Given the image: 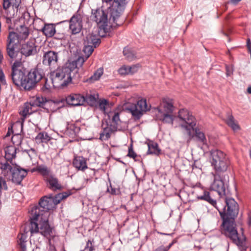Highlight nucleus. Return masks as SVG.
<instances>
[{
  "instance_id": "1",
  "label": "nucleus",
  "mask_w": 251,
  "mask_h": 251,
  "mask_svg": "<svg viewBox=\"0 0 251 251\" xmlns=\"http://www.w3.org/2000/svg\"><path fill=\"white\" fill-rule=\"evenodd\" d=\"M223 199L225 205L221 206L218 205L216 206V208L218 210L223 221L222 226L223 234L237 246L242 247L246 238L244 237L243 240L239 237L235 222V219L239 213V205L234 199L228 196Z\"/></svg>"
},
{
  "instance_id": "2",
  "label": "nucleus",
  "mask_w": 251,
  "mask_h": 251,
  "mask_svg": "<svg viewBox=\"0 0 251 251\" xmlns=\"http://www.w3.org/2000/svg\"><path fill=\"white\" fill-rule=\"evenodd\" d=\"M11 77L15 85L21 86L25 90L29 91L35 88L42 78V70L37 68H33L26 75L21 70H12Z\"/></svg>"
},
{
  "instance_id": "3",
  "label": "nucleus",
  "mask_w": 251,
  "mask_h": 251,
  "mask_svg": "<svg viewBox=\"0 0 251 251\" xmlns=\"http://www.w3.org/2000/svg\"><path fill=\"white\" fill-rule=\"evenodd\" d=\"M49 216L47 213L44 215H37V217L35 215L30 214L29 230L31 234L39 233L49 239L50 243V238H53L55 235L54 227L49 224Z\"/></svg>"
},
{
  "instance_id": "4",
  "label": "nucleus",
  "mask_w": 251,
  "mask_h": 251,
  "mask_svg": "<svg viewBox=\"0 0 251 251\" xmlns=\"http://www.w3.org/2000/svg\"><path fill=\"white\" fill-rule=\"evenodd\" d=\"M211 166L215 170V174L219 176L226 172L230 162L228 157L223 151L219 150L210 151Z\"/></svg>"
},
{
  "instance_id": "5",
  "label": "nucleus",
  "mask_w": 251,
  "mask_h": 251,
  "mask_svg": "<svg viewBox=\"0 0 251 251\" xmlns=\"http://www.w3.org/2000/svg\"><path fill=\"white\" fill-rule=\"evenodd\" d=\"M1 169L4 176H7L8 174L11 175V180L17 185L21 183L24 178L27 175V170L21 168L15 164L12 165L8 162L0 163Z\"/></svg>"
},
{
  "instance_id": "6",
  "label": "nucleus",
  "mask_w": 251,
  "mask_h": 251,
  "mask_svg": "<svg viewBox=\"0 0 251 251\" xmlns=\"http://www.w3.org/2000/svg\"><path fill=\"white\" fill-rule=\"evenodd\" d=\"M70 69L68 67L67 65L62 67H59L56 70L50 73V78L52 84L54 87L66 86L70 82L71 77L70 75Z\"/></svg>"
},
{
  "instance_id": "7",
  "label": "nucleus",
  "mask_w": 251,
  "mask_h": 251,
  "mask_svg": "<svg viewBox=\"0 0 251 251\" xmlns=\"http://www.w3.org/2000/svg\"><path fill=\"white\" fill-rule=\"evenodd\" d=\"M178 117L179 119L180 126L185 129L189 136L191 135V129L196 125V119L192 114L186 109H181L178 112Z\"/></svg>"
},
{
  "instance_id": "8",
  "label": "nucleus",
  "mask_w": 251,
  "mask_h": 251,
  "mask_svg": "<svg viewBox=\"0 0 251 251\" xmlns=\"http://www.w3.org/2000/svg\"><path fill=\"white\" fill-rule=\"evenodd\" d=\"M53 202L54 203V198L52 199L46 196L43 197L40 199L39 205L32 208L30 214L35 215V217H37V215H44L47 213L48 216H50L49 210L52 208Z\"/></svg>"
},
{
  "instance_id": "9",
  "label": "nucleus",
  "mask_w": 251,
  "mask_h": 251,
  "mask_svg": "<svg viewBox=\"0 0 251 251\" xmlns=\"http://www.w3.org/2000/svg\"><path fill=\"white\" fill-rule=\"evenodd\" d=\"M91 20L95 22L100 29L105 31L108 25V12L101 8L92 9Z\"/></svg>"
},
{
  "instance_id": "10",
  "label": "nucleus",
  "mask_w": 251,
  "mask_h": 251,
  "mask_svg": "<svg viewBox=\"0 0 251 251\" xmlns=\"http://www.w3.org/2000/svg\"><path fill=\"white\" fill-rule=\"evenodd\" d=\"M82 19L83 15L79 10H77L69 21L66 20L61 23L69 22V29L72 34L75 35L79 33L83 27Z\"/></svg>"
},
{
  "instance_id": "11",
  "label": "nucleus",
  "mask_w": 251,
  "mask_h": 251,
  "mask_svg": "<svg viewBox=\"0 0 251 251\" xmlns=\"http://www.w3.org/2000/svg\"><path fill=\"white\" fill-rule=\"evenodd\" d=\"M151 105H148L147 100L142 99L138 100L136 104L131 105L128 110L135 119L139 120L144 113L149 111Z\"/></svg>"
},
{
  "instance_id": "12",
  "label": "nucleus",
  "mask_w": 251,
  "mask_h": 251,
  "mask_svg": "<svg viewBox=\"0 0 251 251\" xmlns=\"http://www.w3.org/2000/svg\"><path fill=\"white\" fill-rule=\"evenodd\" d=\"M100 43V39L96 35L89 34L87 36L84 41V47L83 50L86 59H88L92 54L95 48Z\"/></svg>"
},
{
  "instance_id": "13",
  "label": "nucleus",
  "mask_w": 251,
  "mask_h": 251,
  "mask_svg": "<svg viewBox=\"0 0 251 251\" xmlns=\"http://www.w3.org/2000/svg\"><path fill=\"white\" fill-rule=\"evenodd\" d=\"M21 0H3V7L6 14V22L11 21L17 13Z\"/></svg>"
},
{
  "instance_id": "14",
  "label": "nucleus",
  "mask_w": 251,
  "mask_h": 251,
  "mask_svg": "<svg viewBox=\"0 0 251 251\" xmlns=\"http://www.w3.org/2000/svg\"><path fill=\"white\" fill-rule=\"evenodd\" d=\"M213 176L214 179L213 182L211 185L210 188L211 190L216 191L219 197L222 199L228 195V189L226 187L224 180L220 176H219L216 175H213Z\"/></svg>"
},
{
  "instance_id": "15",
  "label": "nucleus",
  "mask_w": 251,
  "mask_h": 251,
  "mask_svg": "<svg viewBox=\"0 0 251 251\" xmlns=\"http://www.w3.org/2000/svg\"><path fill=\"white\" fill-rule=\"evenodd\" d=\"M127 3L126 0H113L112 4L110 8V20H112L114 23H116L118 19L124 11L125 6Z\"/></svg>"
},
{
  "instance_id": "16",
  "label": "nucleus",
  "mask_w": 251,
  "mask_h": 251,
  "mask_svg": "<svg viewBox=\"0 0 251 251\" xmlns=\"http://www.w3.org/2000/svg\"><path fill=\"white\" fill-rule=\"evenodd\" d=\"M33 105L34 106H38L43 108L48 104L56 105L57 108H60L64 105V100L62 99L55 100H48L46 98L43 97H37L36 98L31 101Z\"/></svg>"
},
{
  "instance_id": "17",
  "label": "nucleus",
  "mask_w": 251,
  "mask_h": 251,
  "mask_svg": "<svg viewBox=\"0 0 251 251\" xmlns=\"http://www.w3.org/2000/svg\"><path fill=\"white\" fill-rule=\"evenodd\" d=\"M58 60V52L50 50L44 53L42 63L45 66H49L50 68H53L57 64Z\"/></svg>"
},
{
  "instance_id": "18",
  "label": "nucleus",
  "mask_w": 251,
  "mask_h": 251,
  "mask_svg": "<svg viewBox=\"0 0 251 251\" xmlns=\"http://www.w3.org/2000/svg\"><path fill=\"white\" fill-rule=\"evenodd\" d=\"M64 102L70 105L73 106H78L84 104V96L80 94L72 93L68 95L66 99L64 100Z\"/></svg>"
},
{
  "instance_id": "19",
  "label": "nucleus",
  "mask_w": 251,
  "mask_h": 251,
  "mask_svg": "<svg viewBox=\"0 0 251 251\" xmlns=\"http://www.w3.org/2000/svg\"><path fill=\"white\" fill-rule=\"evenodd\" d=\"M36 47L33 41H28L22 45L20 55H24L25 56L34 55L37 53Z\"/></svg>"
},
{
  "instance_id": "20",
  "label": "nucleus",
  "mask_w": 251,
  "mask_h": 251,
  "mask_svg": "<svg viewBox=\"0 0 251 251\" xmlns=\"http://www.w3.org/2000/svg\"><path fill=\"white\" fill-rule=\"evenodd\" d=\"M45 181L48 185V187L53 191L60 190L62 188V186L59 183L58 179L52 175L46 177Z\"/></svg>"
},
{
  "instance_id": "21",
  "label": "nucleus",
  "mask_w": 251,
  "mask_h": 251,
  "mask_svg": "<svg viewBox=\"0 0 251 251\" xmlns=\"http://www.w3.org/2000/svg\"><path fill=\"white\" fill-rule=\"evenodd\" d=\"M74 167L78 170L84 171L87 167L86 159L81 156L75 157L73 161Z\"/></svg>"
},
{
  "instance_id": "22",
  "label": "nucleus",
  "mask_w": 251,
  "mask_h": 251,
  "mask_svg": "<svg viewBox=\"0 0 251 251\" xmlns=\"http://www.w3.org/2000/svg\"><path fill=\"white\" fill-rule=\"evenodd\" d=\"M117 130L116 126L106 124V126L103 127L102 131L100 133V139L102 141L108 140L110 137L111 134Z\"/></svg>"
},
{
  "instance_id": "23",
  "label": "nucleus",
  "mask_w": 251,
  "mask_h": 251,
  "mask_svg": "<svg viewBox=\"0 0 251 251\" xmlns=\"http://www.w3.org/2000/svg\"><path fill=\"white\" fill-rule=\"evenodd\" d=\"M16 148L13 146H7L5 149V162H9L10 164L13 165L12 159L16 157Z\"/></svg>"
},
{
  "instance_id": "24",
  "label": "nucleus",
  "mask_w": 251,
  "mask_h": 251,
  "mask_svg": "<svg viewBox=\"0 0 251 251\" xmlns=\"http://www.w3.org/2000/svg\"><path fill=\"white\" fill-rule=\"evenodd\" d=\"M162 109L163 113H172L174 110L173 100L169 98H164L162 100L161 106L159 107Z\"/></svg>"
},
{
  "instance_id": "25",
  "label": "nucleus",
  "mask_w": 251,
  "mask_h": 251,
  "mask_svg": "<svg viewBox=\"0 0 251 251\" xmlns=\"http://www.w3.org/2000/svg\"><path fill=\"white\" fill-rule=\"evenodd\" d=\"M33 107L34 106L31 101L25 103L19 112L20 115H21L24 119L26 118L27 115H30L35 111V110H32V107Z\"/></svg>"
},
{
  "instance_id": "26",
  "label": "nucleus",
  "mask_w": 251,
  "mask_h": 251,
  "mask_svg": "<svg viewBox=\"0 0 251 251\" xmlns=\"http://www.w3.org/2000/svg\"><path fill=\"white\" fill-rule=\"evenodd\" d=\"M19 35L15 32H10L7 37L6 45L19 47Z\"/></svg>"
},
{
  "instance_id": "27",
  "label": "nucleus",
  "mask_w": 251,
  "mask_h": 251,
  "mask_svg": "<svg viewBox=\"0 0 251 251\" xmlns=\"http://www.w3.org/2000/svg\"><path fill=\"white\" fill-rule=\"evenodd\" d=\"M40 31L47 37H52L56 32L55 25L52 24H45L44 27L41 29Z\"/></svg>"
},
{
  "instance_id": "28",
  "label": "nucleus",
  "mask_w": 251,
  "mask_h": 251,
  "mask_svg": "<svg viewBox=\"0 0 251 251\" xmlns=\"http://www.w3.org/2000/svg\"><path fill=\"white\" fill-rule=\"evenodd\" d=\"M6 53L11 61L20 55L19 47L6 45Z\"/></svg>"
},
{
  "instance_id": "29",
  "label": "nucleus",
  "mask_w": 251,
  "mask_h": 251,
  "mask_svg": "<svg viewBox=\"0 0 251 251\" xmlns=\"http://www.w3.org/2000/svg\"><path fill=\"white\" fill-rule=\"evenodd\" d=\"M147 145L148 147L147 154H154L158 156L161 154V150L159 148L157 143L150 141Z\"/></svg>"
},
{
  "instance_id": "30",
  "label": "nucleus",
  "mask_w": 251,
  "mask_h": 251,
  "mask_svg": "<svg viewBox=\"0 0 251 251\" xmlns=\"http://www.w3.org/2000/svg\"><path fill=\"white\" fill-rule=\"evenodd\" d=\"M69 68L70 69V73H69L71 80L70 83L73 84H77L80 80L81 76L78 72V68H72V67L68 66Z\"/></svg>"
},
{
  "instance_id": "31",
  "label": "nucleus",
  "mask_w": 251,
  "mask_h": 251,
  "mask_svg": "<svg viewBox=\"0 0 251 251\" xmlns=\"http://www.w3.org/2000/svg\"><path fill=\"white\" fill-rule=\"evenodd\" d=\"M84 103H86L91 107H95L96 106L97 102L99 99L98 94H86L84 96Z\"/></svg>"
},
{
  "instance_id": "32",
  "label": "nucleus",
  "mask_w": 251,
  "mask_h": 251,
  "mask_svg": "<svg viewBox=\"0 0 251 251\" xmlns=\"http://www.w3.org/2000/svg\"><path fill=\"white\" fill-rule=\"evenodd\" d=\"M158 112L160 114L158 115V119L166 123H173V118L172 113H163L162 109L157 108Z\"/></svg>"
},
{
  "instance_id": "33",
  "label": "nucleus",
  "mask_w": 251,
  "mask_h": 251,
  "mask_svg": "<svg viewBox=\"0 0 251 251\" xmlns=\"http://www.w3.org/2000/svg\"><path fill=\"white\" fill-rule=\"evenodd\" d=\"M198 199L199 200L205 201L208 202L215 208L216 206H218L217 205L216 201L212 198L211 194L208 191H204L203 195L200 196H198Z\"/></svg>"
},
{
  "instance_id": "34",
  "label": "nucleus",
  "mask_w": 251,
  "mask_h": 251,
  "mask_svg": "<svg viewBox=\"0 0 251 251\" xmlns=\"http://www.w3.org/2000/svg\"><path fill=\"white\" fill-rule=\"evenodd\" d=\"M226 124L234 131L240 129V126L234 119L231 114H228L227 119L226 121Z\"/></svg>"
},
{
  "instance_id": "35",
  "label": "nucleus",
  "mask_w": 251,
  "mask_h": 251,
  "mask_svg": "<svg viewBox=\"0 0 251 251\" xmlns=\"http://www.w3.org/2000/svg\"><path fill=\"white\" fill-rule=\"evenodd\" d=\"M87 59L85 57L79 56L75 60L66 64L68 66L72 67L73 68H78L79 67H81L83 65L84 62L86 61Z\"/></svg>"
},
{
  "instance_id": "36",
  "label": "nucleus",
  "mask_w": 251,
  "mask_h": 251,
  "mask_svg": "<svg viewBox=\"0 0 251 251\" xmlns=\"http://www.w3.org/2000/svg\"><path fill=\"white\" fill-rule=\"evenodd\" d=\"M18 243L22 251H26V242L27 239L26 233H20L18 236Z\"/></svg>"
},
{
  "instance_id": "37",
  "label": "nucleus",
  "mask_w": 251,
  "mask_h": 251,
  "mask_svg": "<svg viewBox=\"0 0 251 251\" xmlns=\"http://www.w3.org/2000/svg\"><path fill=\"white\" fill-rule=\"evenodd\" d=\"M193 130H195V136L197 139V140L201 143L203 145L207 144V140L205 138L204 134L201 132L199 128H194Z\"/></svg>"
},
{
  "instance_id": "38",
  "label": "nucleus",
  "mask_w": 251,
  "mask_h": 251,
  "mask_svg": "<svg viewBox=\"0 0 251 251\" xmlns=\"http://www.w3.org/2000/svg\"><path fill=\"white\" fill-rule=\"evenodd\" d=\"M108 104V101L104 99L98 100L95 108L99 109L101 111L105 113L106 106Z\"/></svg>"
},
{
  "instance_id": "39",
  "label": "nucleus",
  "mask_w": 251,
  "mask_h": 251,
  "mask_svg": "<svg viewBox=\"0 0 251 251\" xmlns=\"http://www.w3.org/2000/svg\"><path fill=\"white\" fill-rule=\"evenodd\" d=\"M123 54L128 61H132L136 58L134 52L126 47L124 49Z\"/></svg>"
},
{
  "instance_id": "40",
  "label": "nucleus",
  "mask_w": 251,
  "mask_h": 251,
  "mask_svg": "<svg viewBox=\"0 0 251 251\" xmlns=\"http://www.w3.org/2000/svg\"><path fill=\"white\" fill-rule=\"evenodd\" d=\"M37 142H47L50 140V137L46 132H40L35 137Z\"/></svg>"
},
{
  "instance_id": "41",
  "label": "nucleus",
  "mask_w": 251,
  "mask_h": 251,
  "mask_svg": "<svg viewBox=\"0 0 251 251\" xmlns=\"http://www.w3.org/2000/svg\"><path fill=\"white\" fill-rule=\"evenodd\" d=\"M71 195V193L70 191L64 192L57 194L54 197V203L55 204L59 203L61 200L67 198Z\"/></svg>"
},
{
  "instance_id": "42",
  "label": "nucleus",
  "mask_w": 251,
  "mask_h": 251,
  "mask_svg": "<svg viewBox=\"0 0 251 251\" xmlns=\"http://www.w3.org/2000/svg\"><path fill=\"white\" fill-rule=\"evenodd\" d=\"M38 173L44 177L45 179L46 177L50 176V170L44 165H39Z\"/></svg>"
},
{
  "instance_id": "43",
  "label": "nucleus",
  "mask_w": 251,
  "mask_h": 251,
  "mask_svg": "<svg viewBox=\"0 0 251 251\" xmlns=\"http://www.w3.org/2000/svg\"><path fill=\"white\" fill-rule=\"evenodd\" d=\"M103 73L102 68H99L96 70L94 74L89 78L90 81L93 82L95 81L99 80Z\"/></svg>"
},
{
  "instance_id": "44",
  "label": "nucleus",
  "mask_w": 251,
  "mask_h": 251,
  "mask_svg": "<svg viewBox=\"0 0 251 251\" xmlns=\"http://www.w3.org/2000/svg\"><path fill=\"white\" fill-rule=\"evenodd\" d=\"M121 122L120 119L119 112H114L112 118V124L110 125L112 126H116V129H117L118 128V126L121 123Z\"/></svg>"
},
{
  "instance_id": "45",
  "label": "nucleus",
  "mask_w": 251,
  "mask_h": 251,
  "mask_svg": "<svg viewBox=\"0 0 251 251\" xmlns=\"http://www.w3.org/2000/svg\"><path fill=\"white\" fill-rule=\"evenodd\" d=\"M42 78L38 81V82L40 81H41V84L43 85V87L42 89L44 90H49L50 88V85L48 83V79L45 77L44 74L43 73V70H42Z\"/></svg>"
},
{
  "instance_id": "46",
  "label": "nucleus",
  "mask_w": 251,
  "mask_h": 251,
  "mask_svg": "<svg viewBox=\"0 0 251 251\" xmlns=\"http://www.w3.org/2000/svg\"><path fill=\"white\" fill-rule=\"evenodd\" d=\"M22 55L19 56L16 59H14L15 60L13 65H12V70H20L19 69L22 65Z\"/></svg>"
},
{
  "instance_id": "47",
  "label": "nucleus",
  "mask_w": 251,
  "mask_h": 251,
  "mask_svg": "<svg viewBox=\"0 0 251 251\" xmlns=\"http://www.w3.org/2000/svg\"><path fill=\"white\" fill-rule=\"evenodd\" d=\"M106 192L109 193L112 195H119L121 194V191L120 188H115L112 187L111 183H110L109 187H107Z\"/></svg>"
},
{
  "instance_id": "48",
  "label": "nucleus",
  "mask_w": 251,
  "mask_h": 251,
  "mask_svg": "<svg viewBox=\"0 0 251 251\" xmlns=\"http://www.w3.org/2000/svg\"><path fill=\"white\" fill-rule=\"evenodd\" d=\"M119 73L121 75H128L130 73L129 66H123L118 70Z\"/></svg>"
},
{
  "instance_id": "49",
  "label": "nucleus",
  "mask_w": 251,
  "mask_h": 251,
  "mask_svg": "<svg viewBox=\"0 0 251 251\" xmlns=\"http://www.w3.org/2000/svg\"><path fill=\"white\" fill-rule=\"evenodd\" d=\"M8 187L6 181L0 176V193H1L2 190H7Z\"/></svg>"
},
{
  "instance_id": "50",
  "label": "nucleus",
  "mask_w": 251,
  "mask_h": 251,
  "mask_svg": "<svg viewBox=\"0 0 251 251\" xmlns=\"http://www.w3.org/2000/svg\"><path fill=\"white\" fill-rule=\"evenodd\" d=\"M93 243V240L92 241L90 240H89L87 242V244L85 247L84 250H88L89 251H94L95 250V248Z\"/></svg>"
},
{
  "instance_id": "51",
  "label": "nucleus",
  "mask_w": 251,
  "mask_h": 251,
  "mask_svg": "<svg viewBox=\"0 0 251 251\" xmlns=\"http://www.w3.org/2000/svg\"><path fill=\"white\" fill-rule=\"evenodd\" d=\"M127 156L134 159H135V158L137 156V154L133 151L132 144L130 145V147L128 148V151Z\"/></svg>"
},
{
  "instance_id": "52",
  "label": "nucleus",
  "mask_w": 251,
  "mask_h": 251,
  "mask_svg": "<svg viewBox=\"0 0 251 251\" xmlns=\"http://www.w3.org/2000/svg\"><path fill=\"white\" fill-rule=\"evenodd\" d=\"M140 67V65L139 64L133 65L131 66H129L130 73L131 74H133L136 73L139 68Z\"/></svg>"
},
{
  "instance_id": "53",
  "label": "nucleus",
  "mask_w": 251,
  "mask_h": 251,
  "mask_svg": "<svg viewBox=\"0 0 251 251\" xmlns=\"http://www.w3.org/2000/svg\"><path fill=\"white\" fill-rule=\"evenodd\" d=\"M25 151L27 153L30 159H32V157L36 155V151L32 148L30 149V150H25Z\"/></svg>"
},
{
  "instance_id": "54",
  "label": "nucleus",
  "mask_w": 251,
  "mask_h": 251,
  "mask_svg": "<svg viewBox=\"0 0 251 251\" xmlns=\"http://www.w3.org/2000/svg\"><path fill=\"white\" fill-rule=\"evenodd\" d=\"M226 75L227 76H230L233 74V69L232 67L226 66Z\"/></svg>"
},
{
  "instance_id": "55",
  "label": "nucleus",
  "mask_w": 251,
  "mask_h": 251,
  "mask_svg": "<svg viewBox=\"0 0 251 251\" xmlns=\"http://www.w3.org/2000/svg\"><path fill=\"white\" fill-rule=\"evenodd\" d=\"M0 82L2 84H6L5 76H4V73L2 70L0 71Z\"/></svg>"
},
{
  "instance_id": "56",
  "label": "nucleus",
  "mask_w": 251,
  "mask_h": 251,
  "mask_svg": "<svg viewBox=\"0 0 251 251\" xmlns=\"http://www.w3.org/2000/svg\"><path fill=\"white\" fill-rule=\"evenodd\" d=\"M176 242L175 240H174L172 243H170L168 246H164V248L165 249L166 251H169L170 248L172 247V246Z\"/></svg>"
},
{
  "instance_id": "57",
  "label": "nucleus",
  "mask_w": 251,
  "mask_h": 251,
  "mask_svg": "<svg viewBox=\"0 0 251 251\" xmlns=\"http://www.w3.org/2000/svg\"><path fill=\"white\" fill-rule=\"evenodd\" d=\"M23 38H27V36H28L29 35V32H28V30L27 28H25V30L23 33Z\"/></svg>"
},
{
  "instance_id": "58",
  "label": "nucleus",
  "mask_w": 251,
  "mask_h": 251,
  "mask_svg": "<svg viewBox=\"0 0 251 251\" xmlns=\"http://www.w3.org/2000/svg\"><path fill=\"white\" fill-rule=\"evenodd\" d=\"M153 251H166L164 248V245H160L154 249Z\"/></svg>"
},
{
  "instance_id": "59",
  "label": "nucleus",
  "mask_w": 251,
  "mask_h": 251,
  "mask_svg": "<svg viewBox=\"0 0 251 251\" xmlns=\"http://www.w3.org/2000/svg\"><path fill=\"white\" fill-rule=\"evenodd\" d=\"M247 47L248 50H249L251 48V41L250 38L247 39Z\"/></svg>"
},
{
  "instance_id": "60",
  "label": "nucleus",
  "mask_w": 251,
  "mask_h": 251,
  "mask_svg": "<svg viewBox=\"0 0 251 251\" xmlns=\"http://www.w3.org/2000/svg\"><path fill=\"white\" fill-rule=\"evenodd\" d=\"M248 225L249 226H251V211L248 215Z\"/></svg>"
},
{
  "instance_id": "61",
  "label": "nucleus",
  "mask_w": 251,
  "mask_h": 251,
  "mask_svg": "<svg viewBox=\"0 0 251 251\" xmlns=\"http://www.w3.org/2000/svg\"><path fill=\"white\" fill-rule=\"evenodd\" d=\"M241 1V0H230V2L235 5Z\"/></svg>"
},
{
  "instance_id": "62",
  "label": "nucleus",
  "mask_w": 251,
  "mask_h": 251,
  "mask_svg": "<svg viewBox=\"0 0 251 251\" xmlns=\"http://www.w3.org/2000/svg\"><path fill=\"white\" fill-rule=\"evenodd\" d=\"M38 168H39V165L37 166L35 168H32L31 170V172L32 173H33V172H37L38 173Z\"/></svg>"
},
{
  "instance_id": "63",
  "label": "nucleus",
  "mask_w": 251,
  "mask_h": 251,
  "mask_svg": "<svg viewBox=\"0 0 251 251\" xmlns=\"http://www.w3.org/2000/svg\"><path fill=\"white\" fill-rule=\"evenodd\" d=\"M3 59V54H2L1 51L0 50V63L2 62Z\"/></svg>"
},
{
  "instance_id": "64",
  "label": "nucleus",
  "mask_w": 251,
  "mask_h": 251,
  "mask_svg": "<svg viewBox=\"0 0 251 251\" xmlns=\"http://www.w3.org/2000/svg\"><path fill=\"white\" fill-rule=\"evenodd\" d=\"M247 91L249 94H251V86L248 88Z\"/></svg>"
}]
</instances>
